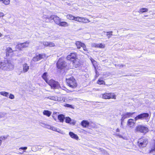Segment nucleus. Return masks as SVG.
Returning <instances> with one entry per match:
<instances>
[{
    "instance_id": "f257e3e1",
    "label": "nucleus",
    "mask_w": 155,
    "mask_h": 155,
    "mask_svg": "<svg viewBox=\"0 0 155 155\" xmlns=\"http://www.w3.org/2000/svg\"><path fill=\"white\" fill-rule=\"evenodd\" d=\"M44 18L48 20V21H47V22L50 21L51 20H53L55 23L58 25L61 20L59 17L55 15H52L50 17L48 15H44L43 17V19Z\"/></svg>"
},
{
    "instance_id": "f03ea898",
    "label": "nucleus",
    "mask_w": 155,
    "mask_h": 155,
    "mask_svg": "<svg viewBox=\"0 0 155 155\" xmlns=\"http://www.w3.org/2000/svg\"><path fill=\"white\" fill-rule=\"evenodd\" d=\"M66 82L68 85L72 88H75L77 86V83L75 80L71 77L68 79H66Z\"/></svg>"
},
{
    "instance_id": "7ed1b4c3",
    "label": "nucleus",
    "mask_w": 155,
    "mask_h": 155,
    "mask_svg": "<svg viewBox=\"0 0 155 155\" xmlns=\"http://www.w3.org/2000/svg\"><path fill=\"white\" fill-rule=\"evenodd\" d=\"M148 140L146 137H143L138 140L137 143L140 147H145L148 143Z\"/></svg>"
},
{
    "instance_id": "20e7f679",
    "label": "nucleus",
    "mask_w": 155,
    "mask_h": 155,
    "mask_svg": "<svg viewBox=\"0 0 155 155\" xmlns=\"http://www.w3.org/2000/svg\"><path fill=\"white\" fill-rule=\"evenodd\" d=\"M56 64L58 68L60 69H63L67 66L66 62L62 58L59 59Z\"/></svg>"
},
{
    "instance_id": "39448f33",
    "label": "nucleus",
    "mask_w": 155,
    "mask_h": 155,
    "mask_svg": "<svg viewBox=\"0 0 155 155\" xmlns=\"http://www.w3.org/2000/svg\"><path fill=\"white\" fill-rule=\"evenodd\" d=\"M47 83L53 89H59L60 87L58 82L53 80H49Z\"/></svg>"
},
{
    "instance_id": "423d86ee",
    "label": "nucleus",
    "mask_w": 155,
    "mask_h": 155,
    "mask_svg": "<svg viewBox=\"0 0 155 155\" xmlns=\"http://www.w3.org/2000/svg\"><path fill=\"white\" fill-rule=\"evenodd\" d=\"M135 131L146 133L148 131V128L144 126L139 125L136 127Z\"/></svg>"
},
{
    "instance_id": "0eeeda50",
    "label": "nucleus",
    "mask_w": 155,
    "mask_h": 155,
    "mask_svg": "<svg viewBox=\"0 0 155 155\" xmlns=\"http://www.w3.org/2000/svg\"><path fill=\"white\" fill-rule=\"evenodd\" d=\"M149 115L147 113H143L140 114L135 117V120H137L138 119H145L146 120L149 117Z\"/></svg>"
},
{
    "instance_id": "6e6552de",
    "label": "nucleus",
    "mask_w": 155,
    "mask_h": 155,
    "mask_svg": "<svg viewBox=\"0 0 155 155\" xmlns=\"http://www.w3.org/2000/svg\"><path fill=\"white\" fill-rule=\"evenodd\" d=\"M102 98L104 99L110 98L116 99V95L114 93H106L103 94Z\"/></svg>"
},
{
    "instance_id": "1a4fd4ad",
    "label": "nucleus",
    "mask_w": 155,
    "mask_h": 155,
    "mask_svg": "<svg viewBox=\"0 0 155 155\" xmlns=\"http://www.w3.org/2000/svg\"><path fill=\"white\" fill-rule=\"evenodd\" d=\"M45 57V55L44 54H39L34 57L33 58V60L35 62H36L44 58Z\"/></svg>"
},
{
    "instance_id": "9d476101",
    "label": "nucleus",
    "mask_w": 155,
    "mask_h": 155,
    "mask_svg": "<svg viewBox=\"0 0 155 155\" xmlns=\"http://www.w3.org/2000/svg\"><path fill=\"white\" fill-rule=\"evenodd\" d=\"M135 112H126V113L122 115V117L121 119L122 121H124V120L126 118H129L134 114Z\"/></svg>"
},
{
    "instance_id": "9b49d317",
    "label": "nucleus",
    "mask_w": 155,
    "mask_h": 155,
    "mask_svg": "<svg viewBox=\"0 0 155 155\" xmlns=\"http://www.w3.org/2000/svg\"><path fill=\"white\" fill-rule=\"evenodd\" d=\"M8 61L7 60L1 62L0 63V69L4 70L5 69H6L7 67L6 66L7 64H8Z\"/></svg>"
},
{
    "instance_id": "f8f14e48",
    "label": "nucleus",
    "mask_w": 155,
    "mask_h": 155,
    "mask_svg": "<svg viewBox=\"0 0 155 155\" xmlns=\"http://www.w3.org/2000/svg\"><path fill=\"white\" fill-rule=\"evenodd\" d=\"M76 57V54L74 53H72L68 56L67 59L68 60L73 61V60L75 59Z\"/></svg>"
},
{
    "instance_id": "ddd939ff",
    "label": "nucleus",
    "mask_w": 155,
    "mask_h": 155,
    "mask_svg": "<svg viewBox=\"0 0 155 155\" xmlns=\"http://www.w3.org/2000/svg\"><path fill=\"white\" fill-rule=\"evenodd\" d=\"M150 150L149 153H152L155 152V140H153L152 141L150 147Z\"/></svg>"
},
{
    "instance_id": "4468645a",
    "label": "nucleus",
    "mask_w": 155,
    "mask_h": 155,
    "mask_svg": "<svg viewBox=\"0 0 155 155\" xmlns=\"http://www.w3.org/2000/svg\"><path fill=\"white\" fill-rule=\"evenodd\" d=\"M136 121L135 119L134 120L132 119H130L128 120L127 124L130 127H132L135 124Z\"/></svg>"
},
{
    "instance_id": "2eb2a0df",
    "label": "nucleus",
    "mask_w": 155,
    "mask_h": 155,
    "mask_svg": "<svg viewBox=\"0 0 155 155\" xmlns=\"http://www.w3.org/2000/svg\"><path fill=\"white\" fill-rule=\"evenodd\" d=\"M65 121L66 123H69L73 125H75L76 123L75 121L74 120L72 121L71 118L69 117H67L65 118Z\"/></svg>"
},
{
    "instance_id": "dca6fc26",
    "label": "nucleus",
    "mask_w": 155,
    "mask_h": 155,
    "mask_svg": "<svg viewBox=\"0 0 155 155\" xmlns=\"http://www.w3.org/2000/svg\"><path fill=\"white\" fill-rule=\"evenodd\" d=\"M7 67L6 69H5L4 70L9 71L13 69L14 68V65L12 64L10 61H8V64H7L6 66Z\"/></svg>"
},
{
    "instance_id": "f3484780",
    "label": "nucleus",
    "mask_w": 155,
    "mask_h": 155,
    "mask_svg": "<svg viewBox=\"0 0 155 155\" xmlns=\"http://www.w3.org/2000/svg\"><path fill=\"white\" fill-rule=\"evenodd\" d=\"M13 51L11 47H8L6 50V56L8 57L10 56V54H12Z\"/></svg>"
},
{
    "instance_id": "a211bd4d",
    "label": "nucleus",
    "mask_w": 155,
    "mask_h": 155,
    "mask_svg": "<svg viewBox=\"0 0 155 155\" xmlns=\"http://www.w3.org/2000/svg\"><path fill=\"white\" fill-rule=\"evenodd\" d=\"M69 134L71 138L76 140H78L79 138L77 135L72 132H70Z\"/></svg>"
},
{
    "instance_id": "6ab92c4d",
    "label": "nucleus",
    "mask_w": 155,
    "mask_h": 155,
    "mask_svg": "<svg viewBox=\"0 0 155 155\" xmlns=\"http://www.w3.org/2000/svg\"><path fill=\"white\" fill-rule=\"evenodd\" d=\"M23 71L24 73L28 71L29 69V66L26 63H25L23 65Z\"/></svg>"
},
{
    "instance_id": "aec40b11",
    "label": "nucleus",
    "mask_w": 155,
    "mask_h": 155,
    "mask_svg": "<svg viewBox=\"0 0 155 155\" xmlns=\"http://www.w3.org/2000/svg\"><path fill=\"white\" fill-rule=\"evenodd\" d=\"M51 130L54 131H55L58 132L59 133H60L61 134H64V132L60 130L59 129H58V128H57L55 127H54L53 126H52Z\"/></svg>"
},
{
    "instance_id": "412c9836",
    "label": "nucleus",
    "mask_w": 155,
    "mask_h": 155,
    "mask_svg": "<svg viewBox=\"0 0 155 155\" xmlns=\"http://www.w3.org/2000/svg\"><path fill=\"white\" fill-rule=\"evenodd\" d=\"M89 123L87 120H83L81 121V124L84 127H88Z\"/></svg>"
},
{
    "instance_id": "4be33fe9",
    "label": "nucleus",
    "mask_w": 155,
    "mask_h": 155,
    "mask_svg": "<svg viewBox=\"0 0 155 155\" xmlns=\"http://www.w3.org/2000/svg\"><path fill=\"white\" fill-rule=\"evenodd\" d=\"M47 72H45L44 73L42 76V77L43 79L45 81L48 83L49 80H48L47 78Z\"/></svg>"
},
{
    "instance_id": "5701e85b",
    "label": "nucleus",
    "mask_w": 155,
    "mask_h": 155,
    "mask_svg": "<svg viewBox=\"0 0 155 155\" xmlns=\"http://www.w3.org/2000/svg\"><path fill=\"white\" fill-rule=\"evenodd\" d=\"M58 25L60 26H63L66 27L68 26V23L65 21H61L60 22V23Z\"/></svg>"
},
{
    "instance_id": "b1692460",
    "label": "nucleus",
    "mask_w": 155,
    "mask_h": 155,
    "mask_svg": "<svg viewBox=\"0 0 155 155\" xmlns=\"http://www.w3.org/2000/svg\"><path fill=\"white\" fill-rule=\"evenodd\" d=\"M58 118L60 122H63L65 118L64 116L62 114L59 115L58 116Z\"/></svg>"
},
{
    "instance_id": "393cba45",
    "label": "nucleus",
    "mask_w": 155,
    "mask_h": 155,
    "mask_svg": "<svg viewBox=\"0 0 155 155\" xmlns=\"http://www.w3.org/2000/svg\"><path fill=\"white\" fill-rule=\"evenodd\" d=\"M90 21H89V19L83 17L81 18L80 22L86 23L89 22Z\"/></svg>"
},
{
    "instance_id": "a878e982",
    "label": "nucleus",
    "mask_w": 155,
    "mask_h": 155,
    "mask_svg": "<svg viewBox=\"0 0 155 155\" xmlns=\"http://www.w3.org/2000/svg\"><path fill=\"white\" fill-rule=\"evenodd\" d=\"M84 43H82L79 41H77L76 43V45L77 46V48L79 49L82 46V45H83Z\"/></svg>"
},
{
    "instance_id": "bb28decb",
    "label": "nucleus",
    "mask_w": 155,
    "mask_h": 155,
    "mask_svg": "<svg viewBox=\"0 0 155 155\" xmlns=\"http://www.w3.org/2000/svg\"><path fill=\"white\" fill-rule=\"evenodd\" d=\"M51 113L50 111L48 110H44L43 112V114L48 117H49L51 115Z\"/></svg>"
},
{
    "instance_id": "cd10ccee",
    "label": "nucleus",
    "mask_w": 155,
    "mask_h": 155,
    "mask_svg": "<svg viewBox=\"0 0 155 155\" xmlns=\"http://www.w3.org/2000/svg\"><path fill=\"white\" fill-rule=\"evenodd\" d=\"M0 94L3 96L7 97L9 95V93L5 91H2L0 92Z\"/></svg>"
},
{
    "instance_id": "c85d7f7f",
    "label": "nucleus",
    "mask_w": 155,
    "mask_h": 155,
    "mask_svg": "<svg viewBox=\"0 0 155 155\" xmlns=\"http://www.w3.org/2000/svg\"><path fill=\"white\" fill-rule=\"evenodd\" d=\"M8 136H3L0 137V146L1 145L2 142V140H4L6 139Z\"/></svg>"
},
{
    "instance_id": "c756f323",
    "label": "nucleus",
    "mask_w": 155,
    "mask_h": 155,
    "mask_svg": "<svg viewBox=\"0 0 155 155\" xmlns=\"http://www.w3.org/2000/svg\"><path fill=\"white\" fill-rule=\"evenodd\" d=\"M22 43L18 44L16 46V48L17 49H18L20 50H22V48H23L22 47Z\"/></svg>"
},
{
    "instance_id": "7c9ffc66",
    "label": "nucleus",
    "mask_w": 155,
    "mask_h": 155,
    "mask_svg": "<svg viewBox=\"0 0 155 155\" xmlns=\"http://www.w3.org/2000/svg\"><path fill=\"white\" fill-rule=\"evenodd\" d=\"M66 17L68 19L74 20V16L71 15H68L66 16Z\"/></svg>"
},
{
    "instance_id": "2f4dec72",
    "label": "nucleus",
    "mask_w": 155,
    "mask_h": 155,
    "mask_svg": "<svg viewBox=\"0 0 155 155\" xmlns=\"http://www.w3.org/2000/svg\"><path fill=\"white\" fill-rule=\"evenodd\" d=\"M106 33H107L106 35L107 37V38L108 39L110 38L111 37V36L113 35H112L113 31H112L107 32Z\"/></svg>"
},
{
    "instance_id": "473e14b6",
    "label": "nucleus",
    "mask_w": 155,
    "mask_h": 155,
    "mask_svg": "<svg viewBox=\"0 0 155 155\" xmlns=\"http://www.w3.org/2000/svg\"><path fill=\"white\" fill-rule=\"evenodd\" d=\"M74 64V65H75L76 66H78L79 64V62L78 61V60L74 59L73 60V61H72ZM75 67H76V66H75Z\"/></svg>"
},
{
    "instance_id": "72a5a7b5",
    "label": "nucleus",
    "mask_w": 155,
    "mask_h": 155,
    "mask_svg": "<svg viewBox=\"0 0 155 155\" xmlns=\"http://www.w3.org/2000/svg\"><path fill=\"white\" fill-rule=\"evenodd\" d=\"M148 9L146 8H142L140 10L139 12L143 13L148 12Z\"/></svg>"
},
{
    "instance_id": "f704fd0d",
    "label": "nucleus",
    "mask_w": 155,
    "mask_h": 155,
    "mask_svg": "<svg viewBox=\"0 0 155 155\" xmlns=\"http://www.w3.org/2000/svg\"><path fill=\"white\" fill-rule=\"evenodd\" d=\"M2 2L5 5H7L10 4V0H2Z\"/></svg>"
},
{
    "instance_id": "c9c22d12",
    "label": "nucleus",
    "mask_w": 155,
    "mask_h": 155,
    "mask_svg": "<svg viewBox=\"0 0 155 155\" xmlns=\"http://www.w3.org/2000/svg\"><path fill=\"white\" fill-rule=\"evenodd\" d=\"M105 45L104 44L102 43L97 44V48H104L105 47Z\"/></svg>"
},
{
    "instance_id": "e433bc0d",
    "label": "nucleus",
    "mask_w": 155,
    "mask_h": 155,
    "mask_svg": "<svg viewBox=\"0 0 155 155\" xmlns=\"http://www.w3.org/2000/svg\"><path fill=\"white\" fill-rule=\"evenodd\" d=\"M39 43L42 44L45 46H48L49 42L47 41H40Z\"/></svg>"
},
{
    "instance_id": "4c0bfd02",
    "label": "nucleus",
    "mask_w": 155,
    "mask_h": 155,
    "mask_svg": "<svg viewBox=\"0 0 155 155\" xmlns=\"http://www.w3.org/2000/svg\"><path fill=\"white\" fill-rule=\"evenodd\" d=\"M81 17H80L79 16H77V17L74 16V20L80 22L81 20Z\"/></svg>"
},
{
    "instance_id": "58836bf2",
    "label": "nucleus",
    "mask_w": 155,
    "mask_h": 155,
    "mask_svg": "<svg viewBox=\"0 0 155 155\" xmlns=\"http://www.w3.org/2000/svg\"><path fill=\"white\" fill-rule=\"evenodd\" d=\"M97 83L99 84H105L104 81L101 80V79H99L97 81Z\"/></svg>"
},
{
    "instance_id": "ea45409f",
    "label": "nucleus",
    "mask_w": 155,
    "mask_h": 155,
    "mask_svg": "<svg viewBox=\"0 0 155 155\" xmlns=\"http://www.w3.org/2000/svg\"><path fill=\"white\" fill-rule=\"evenodd\" d=\"M83 48V50L85 51L86 53H88V50L86 48L85 45L84 43L83 45H82V47Z\"/></svg>"
},
{
    "instance_id": "a19ab883",
    "label": "nucleus",
    "mask_w": 155,
    "mask_h": 155,
    "mask_svg": "<svg viewBox=\"0 0 155 155\" xmlns=\"http://www.w3.org/2000/svg\"><path fill=\"white\" fill-rule=\"evenodd\" d=\"M46 98L55 101L56 100V97L54 96H49L46 97Z\"/></svg>"
},
{
    "instance_id": "79ce46f5",
    "label": "nucleus",
    "mask_w": 155,
    "mask_h": 155,
    "mask_svg": "<svg viewBox=\"0 0 155 155\" xmlns=\"http://www.w3.org/2000/svg\"><path fill=\"white\" fill-rule=\"evenodd\" d=\"M22 47H23V48H25L28 47L29 43L25 42L22 43Z\"/></svg>"
},
{
    "instance_id": "37998d69",
    "label": "nucleus",
    "mask_w": 155,
    "mask_h": 155,
    "mask_svg": "<svg viewBox=\"0 0 155 155\" xmlns=\"http://www.w3.org/2000/svg\"><path fill=\"white\" fill-rule=\"evenodd\" d=\"M64 106L67 107H69L71 109H74V107L71 105L68 104H66L64 105Z\"/></svg>"
},
{
    "instance_id": "c03bdc74",
    "label": "nucleus",
    "mask_w": 155,
    "mask_h": 155,
    "mask_svg": "<svg viewBox=\"0 0 155 155\" xmlns=\"http://www.w3.org/2000/svg\"><path fill=\"white\" fill-rule=\"evenodd\" d=\"M100 150L103 152L104 155H108V154L107 153L106 151L104 150L102 148H100Z\"/></svg>"
},
{
    "instance_id": "a18cd8bd",
    "label": "nucleus",
    "mask_w": 155,
    "mask_h": 155,
    "mask_svg": "<svg viewBox=\"0 0 155 155\" xmlns=\"http://www.w3.org/2000/svg\"><path fill=\"white\" fill-rule=\"evenodd\" d=\"M55 44L51 42H49L48 46L50 47H53L55 46Z\"/></svg>"
},
{
    "instance_id": "49530a36",
    "label": "nucleus",
    "mask_w": 155,
    "mask_h": 155,
    "mask_svg": "<svg viewBox=\"0 0 155 155\" xmlns=\"http://www.w3.org/2000/svg\"><path fill=\"white\" fill-rule=\"evenodd\" d=\"M56 100L55 101H60L63 100V98L60 97H56Z\"/></svg>"
},
{
    "instance_id": "de8ad7c7",
    "label": "nucleus",
    "mask_w": 155,
    "mask_h": 155,
    "mask_svg": "<svg viewBox=\"0 0 155 155\" xmlns=\"http://www.w3.org/2000/svg\"><path fill=\"white\" fill-rule=\"evenodd\" d=\"M39 124L41 126L45 128L47 125L46 124L42 122H40L39 123Z\"/></svg>"
},
{
    "instance_id": "09e8293b",
    "label": "nucleus",
    "mask_w": 155,
    "mask_h": 155,
    "mask_svg": "<svg viewBox=\"0 0 155 155\" xmlns=\"http://www.w3.org/2000/svg\"><path fill=\"white\" fill-rule=\"evenodd\" d=\"M9 98L10 99H13L15 98V96L14 95L10 94L9 95Z\"/></svg>"
},
{
    "instance_id": "8fccbe9b",
    "label": "nucleus",
    "mask_w": 155,
    "mask_h": 155,
    "mask_svg": "<svg viewBox=\"0 0 155 155\" xmlns=\"http://www.w3.org/2000/svg\"><path fill=\"white\" fill-rule=\"evenodd\" d=\"M52 126L50 125L49 124H47L45 128L47 129L51 130Z\"/></svg>"
},
{
    "instance_id": "3c124183",
    "label": "nucleus",
    "mask_w": 155,
    "mask_h": 155,
    "mask_svg": "<svg viewBox=\"0 0 155 155\" xmlns=\"http://www.w3.org/2000/svg\"><path fill=\"white\" fill-rule=\"evenodd\" d=\"M117 66L118 67H119L120 68H121V67L125 66L126 65L125 64H117Z\"/></svg>"
},
{
    "instance_id": "603ef678",
    "label": "nucleus",
    "mask_w": 155,
    "mask_h": 155,
    "mask_svg": "<svg viewBox=\"0 0 155 155\" xmlns=\"http://www.w3.org/2000/svg\"><path fill=\"white\" fill-rule=\"evenodd\" d=\"M92 46L93 47L97 48V44L93 43L92 45Z\"/></svg>"
},
{
    "instance_id": "864d4df0",
    "label": "nucleus",
    "mask_w": 155,
    "mask_h": 155,
    "mask_svg": "<svg viewBox=\"0 0 155 155\" xmlns=\"http://www.w3.org/2000/svg\"><path fill=\"white\" fill-rule=\"evenodd\" d=\"M27 149V147H21L19 149V150L20 149L23 150H26Z\"/></svg>"
},
{
    "instance_id": "5fc2aeb1",
    "label": "nucleus",
    "mask_w": 155,
    "mask_h": 155,
    "mask_svg": "<svg viewBox=\"0 0 155 155\" xmlns=\"http://www.w3.org/2000/svg\"><path fill=\"white\" fill-rule=\"evenodd\" d=\"M61 88L62 90H65V91H67L68 90V89H67L64 86H62V87H61L60 88Z\"/></svg>"
},
{
    "instance_id": "6e6d98bb",
    "label": "nucleus",
    "mask_w": 155,
    "mask_h": 155,
    "mask_svg": "<svg viewBox=\"0 0 155 155\" xmlns=\"http://www.w3.org/2000/svg\"><path fill=\"white\" fill-rule=\"evenodd\" d=\"M1 21H2V22H1L2 23H0V24H2V23H5V22H6L5 20H4L3 19H2L1 20Z\"/></svg>"
},
{
    "instance_id": "4d7b16f0",
    "label": "nucleus",
    "mask_w": 155,
    "mask_h": 155,
    "mask_svg": "<svg viewBox=\"0 0 155 155\" xmlns=\"http://www.w3.org/2000/svg\"><path fill=\"white\" fill-rule=\"evenodd\" d=\"M4 16V15L3 13L0 12V17H3Z\"/></svg>"
},
{
    "instance_id": "13d9d810",
    "label": "nucleus",
    "mask_w": 155,
    "mask_h": 155,
    "mask_svg": "<svg viewBox=\"0 0 155 155\" xmlns=\"http://www.w3.org/2000/svg\"><path fill=\"white\" fill-rule=\"evenodd\" d=\"M116 135L117 136L119 137L120 138H123V137L122 136L120 135L119 134L117 133L116 134Z\"/></svg>"
},
{
    "instance_id": "bf43d9fd",
    "label": "nucleus",
    "mask_w": 155,
    "mask_h": 155,
    "mask_svg": "<svg viewBox=\"0 0 155 155\" xmlns=\"http://www.w3.org/2000/svg\"><path fill=\"white\" fill-rule=\"evenodd\" d=\"M24 152H26V151H25V150H24L22 153L19 152L18 153V154H22L23 153H24Z\"/></svg>"
},
{
    "instance_id": "052dcab7",
    "label": "nucleus",
    "mask_w": 155,
    "mask_h": 155,
    "mask_svg": "<svg viewBox=\"0 0 155 155\" xmlns=\"http://www.w3.org/2000/svg\"><path fill=\"white\" fill-rule=\"evenodd\" d=\"M3 117L2 114V113H0V119Z\"/></svg>"
},
{
    "instance_id": "680f3d73",
    "label": "nucleus",
    "mask_w": 155,
    "mask_h": 155,
    "mask_svg": "<svg viewBox=\"0 0 155 155\" xmlns=\"http://www.w3.org/2000/svg\"><path fill=\"white\" fill-rule=\"evenodd\" d=\"M116 131L117 132H120V130L119 128H117L116 129Z\"/></svg>"
},
{
    "instance_id": "e2e57ef3",
    "label": "nucleus",
    "mask_w": 155,
    "mask_h": 155,
    "mask_svg": "<svg viewBox=\"0 0 155 155\" xmlns=\"http://www.w3.org/2000/svg\"><path fill=\"white\" fill-rule=\"evenodd\" d=\"M58 149H59L60 150H63V151L65 150L64 149H62V148H59Z\"/></svg>"
},
{
    "instance_id": "0e129e2a",
    "label": "nucleus",
    "mask_w": 155,
    "mask_h": 155,
    "mask_svg": "<svg viewBox=\"0 0 155 155\" xmlns=\"http://www.w3.org/2000/svg\"><path fill=\"white\" fill-rule=\"evenodd\" d=\"M2 36V34L1 33H0V37H1Z\"/></svg>"
},
{
    "instance_id": "69168bd1",
    "label": "nucleus",
    "mask_w": 155,
    "mask_h": 155,
    "mask_svg": "<svg viewBox=\"0 0 155 155\" xmlns=\"http://www.w3.org/2000/svg\"><path fill=\"white\" fill-rule=\"evenodd\" d=\"M115 67H118V66H117V64H115Z\"/></svg>"
},
{
    "instance_id": "338daca9",
    "label": "nucleus",
    "mask_w": 155,
    "mask_h": 155,
    "mask_svg": "<svg viewBox=\"0 0 155 155\" xmlns=\"http://www.w3.org/2000/svg\"><path fill=\"white\" fill-rule=\"evenodd\" d=\"M123 121H121V125H122V122H123Z\"/></svg>"
},
{
    "instance_id": "774afa93",
    "label": "nucleus",
    "mask_w": 155,
    "mask_h": 155,
    "mask_svg": "<svg viewBox=\"0 0 155 155\" xmlns=\"http://www.w3.org/2000/svg\"><path fill=\"white\" fill-rule=\"evenodd\" d=\"M2 1V0H0V2Z\"/></svg>"
}]
</instances>
